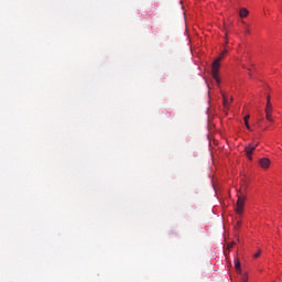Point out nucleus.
Listing matches in <instances>:
<instances>
[{"label":"nucleus","mask_w":282,"mask_h":282,"mask_svg":"<svg viewBox=\"0 0 282 282\" xmlns=\"http://www.w3.org/2000/svg\"><path fill=\"white\" fill-rule=\"evenodd\" d=\"M265 112L272 113V104L270 101L267 102Z\"/></svg>","instance_id":"8"},{"label":"nucleus","mask_w":282,"mask_h":282,"mask_svg":"<svg viewBox=\"0 0 282 282\" xmlns=\"http://www.w3.org/2000/svg\"><path fill=\"white\" fill-rule=\"evenodd\" d=\"M257 147H259V144H257V143H249L245 148V153H246L248 160H252V153H254V150L257 149Z\"/></svg>","instance_id":"3"},{"label":"nucleus","mask_w":282,"mask_h":282,"mask_svg":"<svg viewBox=\"0 0 282 282\" xmlns=\"http://www.w3.org/2000/svg\"><path fill=\"white\" fill-rule=\"evenodd\" d=\"M228 54V51L225 50L221 55L213 62L212 64V76L216 80L217 84L221 83V79H219V67H220V62L224 59V55Z\"/></svg>","instance_id":"1"},{"label":"nucleus","mask_w":282,"mask_h":282,"mask_svg":"<svg viewBox=\"0 0 282 282\" xmlns=\"http://www.w3.org/2000/svg\"><path fill=\"white\" fill-rule=\"evenodd\" d=\"M254 259H259V257H261V250H259L257 253H254Z\"/></svg>","instance_id":"11"},{"label":"nucleus","mask_w":282,"mask_h":282,"mask_svg":"<svg viewBox=\"0 0 282 282\" xmlns=\"http://www.w3.org/2000/svg\"><path fill=\"white\" fill-rule=\"evenodd\" d=\"M246 204V196L238 192V199L236 204V213L237 215H243V206Z\"/></svg>","instance_id":"2"},{"label":"nucleus","mask_w":282,"mask_h":282,"mask_svg":"<svg viewBox=\"0 0 282 282\" xmlns=\"http://www.w3.org/2000/svg\"><path fill=\"white\" fill-rule=\"evenodd\" d=\"M267 102H270V96L267 97Z\"/></svg>","instance_id":"16"},{"label":"nucleus","mask_w":282,"mask_h":282,"mask_svg":"<svg viewBox=\"0 0 282 282\" xmlns=\"http://www.w3.org/2000/svg\"><path fill=\"white\" fill-rule=\"evenodd\" d=\"M248 14H250V12L248 11V9H246V8L240 9V11H239V17H240L241 19H246V17H248Z\"/></svg>","instance_id":"6"},{"label":"nucleus","mask_w":282,"mask_h":282,"mask_svg":"<svg viewBox=\"0 0 282 282\" xmlns=\"http://www.w3.org/2000/svg\"><path fill=\"white\" fill-rule=\"evenodd\" d=\"M248 70H249V76H252V73H251L250 68H248Z\"/></svg>","instance_id":"15"},{"label":"nucleus","mask_w":282,"mask_h":282,"mask_svg":"<svg viewBox=\"0 0 282 282\" xmlns=\"http://www.w3.org/2000/svg\"><path fill=\"white\" fill-rule=\"evenodd\" d=\"M248 120H250V115H247L245 117V124H246L247 129H249V131H250V123L248 122Z\"/></svg>","instance_id":"9"},{"label":"nucleus","mask_w":282,"mask_h":282,"mask_svg":"<svg viewBox=\"0 0 282 282\" xmlns=\"http://www.w3.org/2000/svg\"><path fill=\"white\" fill-rule=\"evenodd\" d=\"M243 282H248V281L243 280Z\"/></svg>","instance_id":"18"},{"label":"nucleus","mask_w":282,"mask_h":282,"mask_svg":"<svg viewBox=\"0 0 282 282\" xmlns=\"http://www.w3.org/2000/svg\"><path fill=\"white\" fill-rule=\"evenodd\" d=\"M235 269L237 272L241 273V262L239 261V258L235 259Z\"/></svg>","instance_id":"7"},{"label":"nucleus","mask_w":282,"mask_h":282,"mask_svg":"<svg viewBox=\"0 0 282 282\" xmlns=\"http://www.w3.org/2000/svg\"><path fill=\"white\" fill-rule=\"evenodd\" d=\"M245 33L250 34V29L248 26L245 29Z\"/></svg>","instance_id":"14"},{"label":"nucleus","mask_w":282,"mask_h":282,"mask_svg":"<svg viewBox=\"0 0 282 282\" xmlns=\"http://www.w3.org/2000/svg\"><path fill=\"white\" fill-rule=\"evenodd\" d=\"M232 246H235V242H231L227 246L228 250H230V248H232Z\"/></svg>","instance_id":"13"},{"label":"nucleus","mask_w":282,"mask_h":282,"mask_svg":"<svg viewBox=\"0 0 282 282\" xmlns=\"http://www.w3.org/2000/svg\"><path fill=\"white\" fill-rule=\"evenodd\" d=\"M259 164H260L261 169H269L270 167V159L262 158V159H260Z\"/></svg>","instance_id":"5"},{"label":"nucleus","mask_w":282,"mask_h":282,"mask_svg":"<svg viewBox=\"0 0 282 282\" xmlns=\"http://www.w3.org/2000/svg\"><path fill=\"white\" fill-rule=\"evenodd\" d=\"M242 67L246 69V65H242Z\"/></svg>","instance_id":"17"},{"label":"nucleus","mask_w":282,"mask_h":282,"mask_svg":"<svg viewBox=\"0 0 282 282\" xmlns=\"http://www.w3.org/2000/svg\"><path fill=\"white\" fill-rule=\"evenodd\" d=\"M265 118L269 122H273L272 112H265Z\"/></svg>","instance_id":"10"},{"label":"nucleus","mask_w":282,"mask_h":282,"mask_svg":"<svg viewBox=\"0 0 282 282\" xmlns=\"http://www.w3.org/2000/svg\"><path fill=\"white\" fill-rule=\"evenodd\" d=\"M235 228H236V229H237V228H241V223H240V220H237V224H236Z\"/></svg>","instance_id":"12"},{"label":"nucleus","mask_w":282,"mask_h":282,"mask_svg":"<svg viewBox=\"0 0 282 282\" xmlns=\"http://www.w3.org/2000/svg\"><path fill=\"white\" fill-rule=\"evenodd\" d=\"M230 102H232V98L230 100L228 99V96H226V93H223V105L225 109H229Z\"/></svg>","instance_id":"4"}]
</instances>
